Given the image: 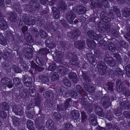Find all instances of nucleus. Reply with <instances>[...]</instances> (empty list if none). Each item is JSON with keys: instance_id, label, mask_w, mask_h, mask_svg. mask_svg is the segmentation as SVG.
I'll use <instances>...</instances> for the list:
<instances>
[{"instance_id": "obj_1", "label": "nucleus", "mask_w": 130, "mask_h": 130, "mask_svg": "<svg viewBox=\"0 0 130 130\" xmlns=\"http://www.w3.org/2000/svg\"><path fill=\"white\" fill-rule=\"evenodd\" d=\"M99 68H98V70L100 74H103L106 73L105 69L106 66L105 63L103 61L99 63Z\"/></svg>"}, {"instance_id": "obj_2", "label": "nucleus", "mask_w": 130, "mask_h": 130, "mask_svg": "<svg viewBox=\"0 0 130 130\" xmlns=\"http://www.w3.org/2000/svg\"><path fill=\"white\" fill-rule=\"evenodd\" d=\"M23 79L25 86L26 87H29L31 85L32 80L31 78L29 76H23Z\"/></svg>"}, {"instance_id": "obj_3", "label": "nucleus", "mask_w": 130, "mask_h": 130, "mask_svg": "<svg viewBox=\"0 0 130 130\" xmlns=\"http://www.w3.org/2000/svg\"><path fill=\"white\" fill-rule=\"evenodd\" d=\"M75 17V14L72 12H71L67 15V18L68 21L70 24L73 23V21Z\"/></svg>"}, {"instance_id": "obj_4", "label": "nucleus", "mask_w": 130, "mask_h": 130, "mask_svg": "<svg viewBox=\"0 0 130 130\" xmlns=\"http://www.w3.org/2000/svg\"><path fill=\"white\" fill-rule=\"evenodd\" d=\"M80 34V31L77 29H76L72 32L68 33V35L70 37L75 39H77V36H78Z\"/></svg>"}, {"instance_id": "obj_5", "label": "nucleus", "mask_w": 130, "mask_h": 130, "mask_svg": "<svg viewBox=\"0 0 130 130\" xmlns=\"http://www.w3.org/2000/svg\"><path fill=\"white\" fill-rule=\"evenodd\" d=\"M89 121L91 124L95 126L98 125L96 120V118L94 114H91L89 119Z\"/></svg>"}, {"instance_id": "obj_6", "label": "nucleus", "mask_w": 130, "mask_h": 130, "mask_svg": "<svg viewBox=\"0 0 130 130\" xmlns=\"http://www.w3.org/2000/svg\"><path fill=\"white\" fill-rule=\"evenodd\" d=\"M13 81L15 86L18 88H20L22 87V85L20 82V79L19 78H14L13 79Z\"/></svg>"}, {"instance_id": "obj_7", "label": "nucleus", "mask_w": 130, "mask_h": 130, "mask_svg": "<svg viewBox=\"0 0 130 130\" xmlns=\"http://www.w3.org/2000/svg\"><path fill=\"white\" fill-rule=\"evenodd\" d=\"M71 114L73 119L76 120L79 117L80 114L79 111L77 110H73L72 111Z\"/></svg>"}, {"instance_id": "obj_8", "label": "nucleus", "mask_w": 130, "mask_h": 130, "mask_svg": "<svg viewBox=\"0 0 130 130\" xmlns=\"http://www.w3.org/2000/svg\"><path fill=\"white\" fill-rule=\"evenodd\" d=\"M7 27L6 21L3 20H0V28L2 29H6Z\"/></svg>"}, {"instance_id": "obj_9", "label": "nucleus", "mask_w": 130, "mask_h": 130, "mask_svg": "<svg viewBox=\"0 0 130 130\" xmlns=\"http://www.w3.org/2000/svg\"><path fill=\"white\" fill-rule=\"evenodd\" d=\"M52 11L53 12L54 18L55 19H57L59 16V12L56 8L53 7L52 8Z\"/></svg>"}, {"instance_id": "obj_10", "label": "nucleus", "mask_w": 130, "mask_h": 130, "mask_svg": "<svg viewBox=\"0 0 130 130\" xmlns=\"http://www.w3.org/2000/svg\"><path fill=\"white\" fill-rule=\"evenodd\" d=\"M9 82H10V80L8 78H4L1 80V85L4 87H6L7 84Z\"/></svg>"}, {"instance_id": "obj_11", "label": "nucleus", "mask_w": 130, "mask_h": 130, "mask_svg": "<svg viewBox=\"0 0 130 130\" xmlns=\"http://www.w3.org/2000/svg\"><path fill=\"white\" fill-rule=\"evenodd\" d=\"M25 38L26 41L28 42L31 43L33 42V39L31 36L28 33L25 34Z\"/></svg>"}, {"instance_id": "obj_12", "label": "nucleus", "mask_w": 130, "mask_h": 130, "mask_svg": "<svg viewBox=\"0 0 130 130\" xmlns=\"http://www.w3.org/2000/svg\"><path fill=\"white\" fill-rule=\"evenodd\" d=\"M0 44L3 45H5L7 44V41L4 38L3 35L0 33Z\"/></svg>"}, {"instance_id": "obj_13", "label": "nucleus", "mask_w": 130, "mask_h": 130, "mask_svg": "<svg viewBox=\"0 0 130 130\" xmlns=\"http://www.w3.org/2000/svg\"><path fill=\"white\" fill-rule=\"evenodd\" d=\"M69 76L71 78L73 79L72 80L74 83H76L77 82L76 75L75 73H71L69 74Z\"/></svg>"}, {"instance_id": "obj_14", "label": "nucleus", "mask_w": 130, "mask_h": 130, "mask_svg": "<svg viewBox=\"0 0 130 130\" xmlns=\"http://www.w3.org/2000/svg\"><path fill=\"white\" fill-rule=\"evenodd\" d=\"M87 45L89 47L94 48L96 45L95 43L93 41H89L87 40Z\"/></svg>"}, {"instance_id": "obj_15", "label": "nucleus", "mask_w": 130, "mask_h": 130, "mask_svg": "<svg viewBox=\"0 0 130 130\" xmlns=\"http://www.w3.org/2000/svg\"><path fill=\"white\" fill-rule=\"evenodd\" d=\"M33 122L30 120L28 121L27 122V127L28 129L30 130H34L33 126Z\"/></svg>"}, {"instance_id": "obj_16", "label": "nucleus", "mask_w": 130, "mask_h": 130, "mask_svg": "<svg viewBox=\"0 0 130 130\" xmlns=\"http://www.w3.org/2000/svg\"><path fill=\"white\" fill-rule=\"evenodd\" d=\"M64 129L65 130H72V126L69 123H65L63 125Z\"/></svg>"}, {"instance_id": "obj_17", "label": "nucleus", "mask_w": 130, "mask_h": 130, "mask_svg": "<svg viewBox=\"0 0 130 130\" xmlns=\"http://www.w3.org/2000/svg\"><path fill=\"white\" fill-rule=\"evenodd\" d=\"M107 59L108 61H110L109 62V65L111 66H113L115 64V62L114 60H112V57H110L108 58H105L104 59V60L105 61Z\"/></svg>"}, {"instance_id": "obj_18", "label": "nucleus", "mask_w": 130, "mask_h": 130, "mask_svg": "<svg viewBox=\"0 0 130 130\" xmlns=\"http://www.w3.org/2000/svg\"><path fill=\"white\" fill-rule=\"evenodd\" d=\"M24 21L25 23L27 25H32L35 23V21L34 19H32L30 21H29V20H27V21H25V20Z\"/></svg>"}, {"instance_id": "obj_19", "label": "nucleus", "mask_w": 130, "mask_h": 130, "mask_svg": "<svg viewBox=\"0 0 130 130\" xmlns=\"http://www.w3.org/2000/svg\"><path fill=\"white\" fill-rule=\"evenodd\" d=\"M126 74L128 77L130 78V65H127L126 67Z\"/></svg>"}, {"instance_id": "obj_20", "label": "nucleus", "mask_w": 130, "mask_h": 130, "mask_svg": "<svg viewBox=\"0 0 130 130\" xmlns=\"http://www.w3.org/2000/svg\"><path fill=\"white\" fill-rule=\"evenodd\" d=\"M88 36L91 38H93L94 39H96L94 38V33L93 31L91 30L89 31L88 32Z\"/></svg>"}, {"instance_id": "obj_21", "label": "nucleus", "mask_w": 130, "mask_h": 130, "mask_svg": "<svg viewBox=\"0 0 130 130\" xmlns=\"http://www.w3.org/2000/svg\"><path fill=\"white\" fill-rule=\"evenodd\" d=\"M63 82L64 85L67 87H69L71 86V83L67 78H64L63 79Z\"/></svg>"}, {"instance_id": "obj_22", "label": "nucleus", "mask_w": 130, "mask_h": 130, "mask_svg": "<svg viewBox=\"0 0 130 130\" xmlns=\"http://www.w3.org/2000/svg\"><path fill=\"white\" fill-rule=\"evenodd\" d=\"M17 110L16 111L14 108H13V111L14 112L16 115H22L23 113V110H19V111H17Z\"/></svg>"}, {"instance_id": "obj_23", "label": "nucleus", "mask_w": 130, "mask_h": 130, "mask_svg": "<svg viewBox=\"0 0 130 130\" xmlns=\"http://www.w3.org/2000/svg\"><path fill=\"white\" fill-rule=\"evenodd\" d=\"M17 17L15 13H13L12 15L10 18V21L12 22H14L17 20Z\"/></svg>"}, {"instance_id": "obj_24", "label": "nucleus", "mask_w": 130, "mask_h": 130, "mask_svg": "<svg viewBox=\"0 0 130 130\" xmlns=\"http://www.w3.org/2000/svg\"><path fill=\"white\" fill-rule=\"evenodd\" d=\"M81 114L82 117V121L83 122H84L86 121V120L87 119V117L86 113L84 111L82 112Z\"/></svg>"}, {"instance_id": "obj_25", "label": "nucleus", "mask_w": 130, "mask_h": 130, "mask_svg": "<svg viewBox=\"0 0 130 130\" xmlns=\"http://www.w3.org/2000/svg\"><path fill=\"white\" fill-rule=\"evenodd\" d=\"M46 124L48 127H52L53 126L54 123L51 120H49L47 121Z\"/></svg>"}, {"instance_id": "obj_26", "label": "nucleus", "mask_w": 130, "mask_h": 130, "mask_svg": "<svg viewBox=\"0 0 130 130\" xmlns=\"http://www.w3.org/2000/svg\"><path fill=\"white\" fill-rule=\"evenodd\" d=\"M109 49L111 52H113L115 51V48L114 47V45L113 43L111 42L108 44Z\"/></svg>"}, {"instance_id": "obj_27", "label": "nucleus", "mask_w": 130, "mask_h": 130, "mask_svg": "<svg viewBox=\"0 0 130 130\" xmlns=\"http://www.w3.org/2000/svg\"><path fill=\"white\" fill-rule=\"evenodd\" d=\"M40 34L42 37L43 38H45L47 36V34L43 30H40Z\"/></svg>"}, {"instance_id": "obj_28", "label": "nucleus", "mask_w": 130, "mask_h": 130, "mask_svg": "<svg viewBox=\"0 0 130 130\" xmlns=\"http://www.w3.org/2000/svg\"><path fill=\"white\" fill-rule=\"evenodd\" d=\"M59 78V75L57 73H55L52 77V80L53 81L58 80Z\"/></svg>"}, {"instance_id": "obj_29", "label": "nucleus", "mask_w": 130, "mask_h": 130, "mask_svg": "<svg viewBox=\"0 0 130 130\" xmlns=\"http://www.w3.org/2000/svg\"><path fill=\"white\" fill-rule=\"evenodd\" d=\"M76 88L78 92L80 94H82L83 92V91L81 87L80 86L78 85L76 86Z\"/></svg>"}, {"instance_id": "obj_30", "label": "nucleus", "mask_w": 130, "mask_h": 130, "mask_svg": "<svg viewBox=\"0 0 130 130\" xmlns=\"http://www.w3.org/2000/svg\"><path fill=\"white\" fill-rule=\"evenodd\" d=\"M56 67V65L54 64H52L49 66L48 69L49 70L53 71L55 70Z\"/></svg>"}, {"instance_id": "obj_31", "label": "nucleus", "mask_w": 130, "mask_h": 130, "mask_svg": "<svg viewBox=\"0 0 130 130\" xmlns=\"http://www.w3.org/2000/svg\"><path fill=\"white\" fill-rule=\"evenodd\" d=\"M54 115L57 119H60L61 118V117L59 113L58 112H54Z\"/></svg>"}, {"instance_id": "obj_32", "label": "nucleus", "mask_w": 130, "mask_h": 130, "mask_svg": "<svg viewBox=\"0 0 130 130\" xmlns=\"http://www.w3.org/2000/svg\"><path fill=\"white\" fill-rule=\"evenodd\" d=\"M0 116L3 118H6L7 115L5 112L2 111L0 112Z\"/></svg>"}, {"instance_id": "obj_33", "label": "nucleus", "mask_w": 130, "mask_h": 130, "mask_svg": "<svg viewBox=\"0 0 130 130\" xmlns=\"http://www.w3.org/2000/svg\"><path fill=\"white\" fill-rule=\"evenodd\" d=\"M22 94L23 95L22 96V98H26L29 96L28 93L24 91L23 92Z\"/></svg>"}, {"instance_id": "obj_34", "label": "nucleus", "mask_w": 130, "mask_h": 130, "mask_svg": "<svg viewBox=\"0 0 130 130\" xmlns=\"http://www.w3.org/2000/svg\"><path fill=\"white\" fill-rule=\"evenodd\" d=\"M123 14L124 16L125 17H127L130 15V12L129 11V10H128L126 12H123Z\"/></svg>"}, {"instance_id": "obj_35", "label": "nucleus", "mask_w": 130, "mask_h": 130, "mask_svg": "<svg viewBox=\"0 0 130 130\" xmlns=\"http://www.w3.org/2000/svg\"><path fill=\"white\" fill-rule=\"evenodd\" d=\"M9 53L8 52H5L3 55V58L6 60V59L8 57H9Z\"/></svg>"}, {"instance_id": "obj_36", "label": "nucleus", "mask_w": 130, "mask_h": 130, "mask_svg": "<svg viewBox=\"0 0 130 130\" xmlns=\"http://www.w3.org/2000/svg\"><path fill=\"white\" fill-rule=\"evenodd\" d=\"M3 105L4 109L6 110H8L9 108V106L8 105L7 103H3Z\"/></svg>"}, {"instance_id": "obj_37", "label": "nucleus", "mask_w": 130, "mask_h": 130, "mask_svg": "<svg viewBox=\"0 0 130 130\" xmlns=\"http://www.w3.org/2000/svg\"><path fill=\"white\" fill-rule=\"evenodd\" d=\"M3 105L4 109L6 110H8L9 108V106L8 105L7 103H3Z\"/></svg>"}, {"instance_id": "obj_38", "label": "nucleus", "mask_w": 130, "mask_h": 130, "mask_svg": "<svg viewBox=\"0 0 130 130\" xmlns=\"http://www.w3.org/2000/svg\"><path fill=\"white\" fill-rule=\"evenodd\" d=\"M86 11V8L83 7L81 8V9H80V14H83Z\"/></svg>"}, {"instance_id": "obj_39", "label": "nucleus", "mask_w": 130, "mask_h": 130, "mask_svg": "<svg viewBox=\"0 0 130 130\" xmlns=\"http://www.w3.org/2000/svg\"><path fill=\"white\" fill-rule=\"evenodd\" d=\"M30 89L31 90H32L31 89H32V93H34L33 95L32 94H31V96H32V97H33L35 95V88L34 86H32L30 87Z\"/></svg>"}, {"instance_id": "obj_40", "label": "nucleus", "mask_w": 130, "mask_h": 130, "mask_svg": "<svg viewBox=\"0 0 130 130\" xmlns=\"http://www.w3.org/2000/svg\"><path fill=\"white\" fill-rule=\"evenodd\" d=\"M124 115L127 118H130V115L129 112L128 111H125L123 113Z\"/></svg>"}, {"instance_id": "obj_41", "label": "nucleus", "mask_w": 130, "mask_h": 130, "mask_svg": "<svg viewBox=\"0 0 130 130\" xmlns=\"http://www.w3.org/2000/svg\"><path fill=\"white\" fill-rule=\"evenodd\" d=\"M42 82L44 83H46L48 82V78L46 77H43L42 79Z\"/></svg>"}, {"instance_id": "obj_42", "label": "nucleus", "mask_w": 130, "mask_h": 130, "mask_svg": "<svg viewBox=\"0 0 130 130\" xmlns=\"http://www.w3.org/2000/svg\"><path fill=\"white\" fill-rule=\"evenodd\" d=\"M31 55L32 54L31 53H28V52H27L26 54V57L28 58H30L31 57Z\"/></svg>"}, {"instance_id": "obj_43", "label": "nucleus", "mask_w": 130, "mask_h": 130, "mask_svg": "<svg viewBox=\"0 0 130 130\" xmlns=\"http://www.w3.org/2000/svg\"><path fill=\"white\" fill-rule=\"evenodd\" d=\"M28 28L26 26H24L22 28V31L23 32L27 31V30Z\"/></svg>"}, {"instance_id": "obj_44", "label": "nucleus", "mask_w": 130, "mask_h": 130, "mask_svg": "<svg viewBox=\"0 0 130 130\" xmlns=\"http://www.w3.org/2000/svg\"><path fill=\"white\" fill-rule=\"evenodd\" d=\"M61 8H62V9L63 10H64L66 9L67 8V6H66V4H63L61 6Z\"/></svg>"}, {"instance_id": "obj_45", "label": "nucleus", "mask_w": 130, "mask_h": 130, "mask_svg": "<svg viewBox=\"0 0 130 130\" xmlns=\"http://www.w3.org/2000/svg\"><path fill=\"white\" fill-rule=\"evenodd\" d=\"M11 81L10 80V82H9L7 85L8 87L10 88H12L13 86V85L11 83Z\"/></svg>"}, {"instance_id": "obj_46", "label": "nucleus", "mask_w": 130, "mask_h": 130, "mask_svg": "<svg viewBox=\"0 0 130 130\" xmlns=\"http://www.w3.org/2000/svg\"><path fill=\"white\" fill-rule=\"evenodd\" d=\"M94 89L93 87H91L89 88L88 89V91L91 93H93L94 91Z\"/></svg>"}, {"instance_id": "obj_47", "label": "nucleus", "mask_w": 130, "mask_h": 130, "mask_svg": "<svg viewBox=\"0 0 130 130\" xmlns=\"http://www.w3.org/2000/svg\"><path fill=\"white\" fill-rule=\"evenodd\" d=\"M117 73L119 75H122L123 74V72L121 71V69H117Z\"/></svg>"}, {"instance_id": "obj_48", "label": "nucleus", "mask_w": 130, "mask_h": 130, "mask_svg": "<svg viewBox=\"0 0 130 130\" xmlns=\"http://www.w3.org/2000/svg\"><path fill=\"white\" fill-rule=\"evenodd\" d=\"M44 96L46 98H47V96H48L49 95V92L48 91L46 92H44Z\"/></svg>"}, {"instance_id": "obj_49", "label": "nucleus", "mask_w": 130, "mask_h": 130, "mask_svg": "<svg viewBox=\"0 0 130 130\" xmlns=\"http://www.w3.org/2000/svg\"><path fill=\"white\" fill-rule=\"evenodd\" d=\"M105 7H108V2L107 1H105V3H103L102 4Z\"/></svg>"}, {"instance_id": "obj_50", "label": "nucleus", "mask_w": 130, "mask_h": 130, "mask_svg": "<svg viewBox=\"0 0 130 130\" xmlns=\"http://www.w3.org/2000/svg\"><path fill=\"white\" fill-rule=\"evenodd\" d=\"M78 45H79V46H82V47L85 45V43L84 41H83L80 43L79 44L78 43Z\"/></svg>"}, {"instance_id": "obj_51", "label": "nucleus", "mask_w": 130, "mask_h": 130, "mask_svg": "<svg viewBox=\"0 0 130 130\" xmlns=\"http://www.w3.org/2000/svg\"><path fill=\"white\" fill-rule=\"evenodd\" d=\"M40 1L42 5H44L47 2V0H40Z\"/></svg>"}, {"instance_id": "obj_52", "label": "nucleus", "mask_w": 130, "mask_h": 130, "mask_svg": "<svg viewBox=\"0 0 130 130\" xmlns=\"http://www.w3.org/2000/svg\"><path fill=\"white\" fill-rule=\"evenodd\" d=\"M107 104L106 103L105 101H103V106L105 108H106L107 106Z\"/></svg>"}, {"instance_id": "obj_53", "label": "nucleus", "mask_w": 130, "mask_h": 130, "mask_svg": "<svg viewBox=\"0 0 130 130\" xmlns=\"http://www.w3.org/2000/svg\"><path fill=\"white\" fill-rule=\"evenodd\" d=\"M98 115L99 116L101 117H103L104 116V114L103 112H100L98 113Z\"/></svg>"}, {"instance_id": "obj_54", "label": "nucleus", "mask_w": 130, "mask_h": 130, "mask_svg": "<svg viewBox=\"0 0 130 130\" xmlns=\"http://www.w3.org/2000/svg\"><path fill=\"white\" fill-rule=\"evenodd\" d=\"M14 67L16 68L17 67V68L16 69H15V71L17 73H19L20 72V71H19V69L18 68V67H17L15 66H13Z\"/></svg>"}, {"instance_id": "obj_55", "label": "nucleus", "mask_w": 130, "mask_h": 130, "mask_svg": "<svg viewBox=\"0 0 130 130\" xmlns=\"http://www.w3.org/2000/svg\"><path fill=\"white\" fill-rule=\"evenodd\" d=\"M13 121L14 124L16 125H19L20 122L19 121L18 122H17L16 121H14L13 120Z\"/></svg>"}, {"instance_id": "obj_56", "label": "nucleus", "mask_w": 130, "mask_h": 130, "mask_svg": "<svg viewBox=\"0 0 130 130\" xmlns=\"http://www.w3.org/2000/svg\"><path fill=\"white\" fill-rule=\"evenodd\" d=\"M32 31H34V32H35V33H36V34H37L38 33V29H37L36 28H34L33 29Z\"/></svg>"}, {"instance_id": "obj_57", "label": "nucleus", "mask_w": 130, "mask_h": 130, "mask_svg": "<svg viewBox=\"0 0 130 130\" xmlns=\"http://www.w3.org/2000/svg\"><path fill=\"white\" fill-rule=\"evenodd\" d=\"M4 2L3 0H0V6L1 7L2 6H1L2 5L3 6V3Z\"/></svg>"}, {"instance_id": "obj_58", "label": "nucleus", "mask_w": 130, "mask_h": 130, "mask_svg": "<svg viewBox=\"0 0 130 130\" xmlns=\"http://www.w3.org/2000/svg\"><path fill=\"white\" fill-rule=\"evenodd\" d=\"M117 111L115 112V114L117 116H119L120 115L121 113L119 112V113H117Z\"/></svg>"}, {"instance_id": "obj_59", "label": "nucleus", "mask_w": 130, "mask_h": 130, "mask_svg": "<svg viewBox=\"0 0 130 130\" xmlns=\"http://www.w3.org/2000/svg\"><path fill=\"white\" fill-rule=\"evenodd\" d=\"M69 103H70V102H69V100H67L66 102L65 103V106H66L67 105H69Z\"/></svg>"}, {"instance_id": "obj_60", "label": "nucleus", "mask_w": 130, "mask_h": 130, "mask_svg": "<svg viewBox=\"0 0 130 130\" xmlns=\"http://www.w3.org/2000/svg\"><path fill=\"white\" fill-rule=\"evenodd\" d=\"M7 1L6 2V4H9L10 3V0H6Z\"/></svg>"}, {"instance_id": "obj_61", "label": "nucleus", "mask_w": 130, "mask_h": 130, "mask_svg": "<svg viewBox=\"0 0 130 130\" xmlns=\"http://www.w3.org/2000/svg\"><path fill=\"white\" fill-rule=\"evenodd\" d=\"M78 22V20L77 19H75L74 21V23L75 24H76Z\"/></svg>"}, {"instance_id": "obj_62", "label": "nucleus", "mask_w": 130, "mask_h": 130, "mask_svg": "<svg viewBox=\"0 0 130 130\" xmlns=\"http://www.w3.org/2000/svg\"><path fill=\"white\" fill-rule=\"evenodd\" d=\"M43 88H41L40 89V92H42L43 91Z\"/></svg>"}, {"instance_id": "obj_63", "label": "nucleus", "mask_w": 130, "mask_h": 130, "mask_svg": "<svg viewBox=\"0 0 130 130\" xmlns=\"http://www.w3.org/2000/svg\"><path fill=\"white\" fill-rule=\"evenodd\" d=\"M108 89L110 90L111 91H112V87H108Z\"/></svg>"}, {"instance_id": "obj_64", "label": "nucleus", "mask_w": 130, "mask_h": 130, "mask_svg": "<svg viewBox=\"0 0 130 130\" xmlns=\"http://www.w3.org/2000/svg\"><path fill=\"white\" fill-rule=\"evenodd\" d=\"M62 68V70H64L65 69V68L64 67H61V68Z\"/></svg>"}]
</instances>
